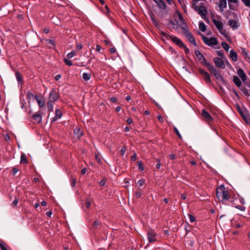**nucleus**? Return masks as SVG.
<instances>
[{
    "instance_id": "obj_17",
    "label": "nucleus",
    "mask_w": 250,
    "mask_h": 250,
    "mask_svg": "<svg viewBox=\"0 0 250 250\" xmlns=\"http://www.w3.org/2000/svg\"><path fill=\"white\" fill-rule=\"evenodd\" d=\"M203 65L206 66L208 68V70L213 73L216 70L211 64L207 62H206Z\"/></svg>"
},
{
    "instance_id": "obj_38",
    "label": "nucleus",
    "mask_w": 250,
    "mask_h": 250,
    "mask_svg": "<svg viewBox=\"0 0 250 250\" xmlns=\"http://www.w3.org/2000/svg\"><path fill=\"white\" fill-rule=\"evenodd\" d=\"M76 55L75 51L74 50H72L70 53H69L67 54V57L68 59H71Z\"/></svg>"
},
{
    "instance_id": "obj_7",
    "label": "nucleus",
    "mask_w": 250,
    "mask_h": 250,
    "mask_svg": "<svg viewBox=\"0 0 250 250\" xmlns=\"http://www.w3.org/2000/svg\"><path fill=\"white\" fill-rule=\"evenodd\" d=\"M199 71L200 73L203 76L204 79L206 83H210L211 80L209 74L202 68H199Z\"/></svg>"
},
{
    "instance_id": "obj_44",
    "label": "nucleus",
    "mask_w": 250,
    "mask_h": 250,
    "mask_svg": "<svg viewBox=\"0 0 250 250\" xmlns=\"http://www.w3.org/2000/svg\"><path fill=\"white\" fill-rule=\"evenodd\" d=\"M137 163L139 169H140L142 171L144 170L143 166L141 162L140 161H138Z\"/></svg>"
},
{
    "instance_id": "obj_59",
    "label": "nucleus",
    "mask_w": 250,
    "mask_h": 250,
    "mask_svg": "<svg viewBox=\"0 0 250 250\" xmlns=\"http://www.w3.org/2000/svg\"><path fill=\"white\" fill-rule=\"evenodd\" d=\"M182 47L184 48L185 52V53H186V54H188V53L189 52V49H188V48L186 47V46H185V45H184V46H183Z\"/></svg>"
},
{
    "instance_id": "obj_62",
    "label": "nucleus",
    "mask_w": 250,
    "mask_h": 250,
    "mask_svg": "<svg viewBox=\"0 0 250 250\" xmlns=\"http://www.w3.org/2000/svg\"><path fill=\"white\" fill-rule=\"evenodd\" d=\"M5 140L7 142H8L10 140V137L8 135H6L5 136Z\"/></svg>"
},
{
    "instance_id": "obj_12",
    "label": "nucleus",
    "mask_w": 250,
    "mask_h": 250,
    "mask_svg": "<svg viewBox=\"0 0 250 250\" xmlns=\"http://www.w3.org/2000/svg\"><path fill=\"white\" fill-rule=\"evenodd\" d=\"M195 54L197 58L202 64H204L207 62L204 56L199 51L195 50Z\"/></svg>"
},
{
    "instance_id": "obj_45",
    "label": "nucleus",
    "mask_w": 250,
    "mask_h": 250,
    "mask_svg": "<svg viewBox=\"0 0 250 250\" xmlns=\"http://www.w3.org/2000/svg\"><path fill=\"white\" fill-rule=\"evenodd\" d=\"M229 7L230 10H235L236 6H234L233 3L229 2Z\"/></svg>"
},
{
    "instance_id": "obj_20",
    "label": "nucleus",
    "mask_w": 250,
    "mask_h": 250,
    "mask_svg": "<svg viewBox=\"0 0 250 250\" xmlns=\"http://www.w3.org/2000/svg\"><path fill=\"white\" fill-rule=\"evenodd\" d=\"M233 82L238 87H239L242 84L240 80L236 76H234L233 77Z\"/></svg>"
},
{
    "instance_id": "obj_57",
    "label": "nucleus",
    "mask_w": 250,
    "mask_h": 250,
    "mask_svg": "<svg viewBox=\"0 0 250 250\" xmlns=\"http://www.w3.org/2000/svg\"><path fill=\"white\" fill-rule=\"evenodd\" d=\"M99 225V223L97 221H94L93 224H92V227L93 228H97V226H98Z\"/></svg>"
},
{
    "instance_id": "obj_14",
    "label": "nucleus",
    "mask_w": 250,
    "mask_h": 250,
    "mask_svg": "<svg viewBox=\"0 0 250 250\" xmlns=\"http://www.w3.org/2000/svg\"><path fill=\"white\" fill-rule=\"evenodd\" d=\"M237 74L241 78V80L244 82L247 79V76L246 74L244 73L243 70L241 68H239L237 70Z\"/></svg>"
},
{
    "instance_id": "obj_22",
    "label": "nucleus",
    "mask_w": 250,
    "mask_h": 250,
    "mask_svg": "<svg viewBox=\"0 0 250 250\" xmlns=\"http://www.w3.org/2000/svg\"><path fill=\"white\" fill-rule=\"evenodd\" d=\"M45 42L47 44L50 45V46H49V48L50 49H53L55 48V44L54 42L53 41V40L50 39H46L45 40Z\"/></svg>"
},
{
    "instance_id": "obj_55",
    "label": "nucleus",
    "mask_w": 250,
    "mask_h": 250,
    "mask_svg": "<svg viewBox=\"0 0 250 250\" xmlns=\"http://www.w3.org/2000/svg\"><path fill=\"white\" fill-rule=\"evenodd\" d=\"M137 158V155L135 153H134L132 156L131 157V160L132 161H135Z\"/></svg>"
},
{
    "instance_id": "obj_27",
    "label": "nucleus",
    "mask_w": 250,
    "mask_h": 250,
    "mask_svg": "<svg viewBox=\"0 0 250 250\" xmlns=\"http://www.w3.org/2000/svg\"><path fill=\"white\" fill-rule=\"evenodd\" d=\"M74 133L77 134L79 138H80L83 135V132L79 128H76L74 130Z\"/></svg>"
},
{
    "instance_id": "obj_1",
    "label": "nucleus",
    "mask_w": 250,
    "mask_h": 250,
    "mask_svg": "<svg viewBox=\"0 0 250 250\" xmlns=\"http://www.w3.org/2000/svg\"><path fill=\"white\" fill-rule=\"evenodd\" d=\"M216 196L220 201L227 200L229 198V192L226 190L224 185H221L216 189Z\"/></svg>"
},
{
    "instance_id": "obj_42",
    "label": "nucleus",
    "mask_w": 250,
    "mask_h": 250,
    "mask_svg": "<svg viewBox=\"0 0 250 250\" xmlns=\"http://www.w3.org/2000/svg\"><path fill=\"white\" fill-rule=\"evenodd\" d=\"M241 91L243 92L244 94L246 96H250L249 91L246 88L244 87V88L241 89Z\"/></svg>"
},
{
    "instance_id": "obj_9",
    "label": "nucleus",
    "mask_w": 250,
    "mask_h": 250,
    "mask_svg": "<svg viewBox=\"0 0 250 250\" xmlns=\"http://www.w3.org/2000/svg\"><path fill=\"white\" fill-rule=\"evenodd\" d=\"M227 0H219V3H218V6L219 8L220 12L223 13L224 11V9L227 7Z\"/></svg>"
},
{
    "instance_id": "obj_25",
    "label": "nucleus",
    "mask_w": 250,
    "mask_h": 250,
    "mask_svg": "<svg viewBox=\"0 0 250 250\" xmlns=\"http://www.w3.org/2000/svg\"><path fill=\"white\" fill-rule=\"evenodd\" d=\"M15 75L17 80V81L19 83H22L23 80H22V77L20 74V73L18 71L16 72L15 73Z\"/></svg>"
},
{
    "instance_id": "obj_8",
    "label": "nucleus",
    "mask_w": 250,
    "mask_h": 250,
    "mask_svg": "<svg viewBox=\"0 0 250 250\" xmlns=\"http://www.w3.org/2000/svg\"><path fill=\"white\" fill-rule=\"evenodd\" d=\"M147 239L149 243L154 242L156 241V233L153 230H149L147 232Z\"/></svg>"
},
{
    "instance_id": "obj_3",
    "label": "nucleus",
    "mask_w": 250,
    "mask_h": 250,
    "mask_svg": "<svg viewBox=\"0 0 250 250\" xmlns=\"http://www.w3.org/2000/svg\"><path fill=\"white\" fill-rule=\"evenodd\" d=\"M174 18L177 24L182 29H185L186 27L185 21L182 14L178 11H176L174 13Z\"/></svg>"
},
{
    "instance_id": "obj_61",
    "label": "nucleus",
    "mask_w": 250,
    "mask_h": 250,
    "mask_svg": "<svg viewBox=\"0 0 250 250\" xmlns=\"http://www.w3.org/2000/svg\"><path fill=\"white\" fill-rule=\"evenodd\" d=\"M57 119H58V118L57 117H56V116L52 118L51 119V123L53 124V123H55L57 121Z\"/></svg>"
},
{
    "instance_id": "obj_31",
    "label": "nucleus",
    "mask_w": 250,
    "mask_h": 250,
    "mask_svg": "<svg viewBox=\"0 0 250 250\" xmlns=\"http://www.w3.org/2000/svg\"><path fill=\"white\" fill-rule=\"evenodd\" d=\"M199 27L202 32H205L206 30V25L203 22H200L199 23Z\"/></svg>"
},
{
    "instance_id": "obj_41",
    "label": "nucleus",
    "mask_w": 250,
    "mask_h": 250,
    "mask_svg": "<svg viewBox=\"0 0 250 250\" xmlns=\"http://www.w3.org/2000/svg\"><path fill=\"white\" fill-rule=\"evenodd\" d=\"M245 6L250 7V0H241Z\"/></svg>"
},
{
    "instance_id": "obj_46",
    "label": "nucleus",
    "mask_w": 250,
    "mask_h": 250,
    "mask_svg": "<svg viewBox=\"0 0 250 250\" xmlns=\"http://www.w3.org/2000/svg\"><path fill=\"white\" fill-rule=\"evenodd\" d=\"M235 208L241 210V211H245L246 209L245 207L242 206H235Z\"/></svg>"
},
{
    "instance_id": "obj_30",
    "label": "nucleus",
    "mask_w": 250,
    "mask_h": 250,
    "mask_svg": "<svg viewBox=\"0 0 250 250\" xmlns=\"http://www.w3.org/2000/svg\"><path fill=\"white\" fill-rule=\"evenodd\" d=\"M21 164H27L28 161L27 160V159L26 158V156L24 154H22L21 157Z\"/></svg>"
},
{
    "instance_id": "obj_16",
    "label": "nucleus",
    "mask_w": 250,
    "mask_h": 250,
    "mask_svg": "<svg viewBox=\"0 0 250 250\" xmlns=\"http://www.w3.org/2000/svg\"><path fill=\"white\" fill-rule=\"evenodd\" d=\"M229 57L233 62H236L237 61V54L236 52L233 50H231L229 52Z\"/></svg>"
},
{
    "instance_id": "obj_48",
    "label": "nucleus",
    "mask_w": 250,
    "mask_h": 250,
    "mask_svg": "<svg viewBox=\"0 0 250 250\" xmlns=\"http://www.w3.org/2000/svg\"><path fill=\"white\" fill-rule=\"evenodd\" d=\"M19 169L17 167H13V168L11 170V173L13 174V175H14L18 171Z\"/></svg>"
},
{
    "instance_id": "obj_56",
    "label": "nucleus",
    "mask_w": 250,
    "mask_h": 250,
    "mask_svg": "<svg viewBox=\"0 0 250 250\" xmlns=\"http://www.w3.org/2000/svg\"><path fill=\"white\" fill-rule=\"evenodd\" d=\"M228 1L229 2L233 3L236 5H237L238 3V0H228Z\"/></svg>"
},
{
    "instance_id": "obj_10",
    "label": "nucleus",
    "mask_w": 250,
    "mask_h": 250,
    "mask_svg": "<svg viewBox=\"0 0 250 250\" xmlns=\"http://www.w3.org/2000/svg\"><path fill=\"white\" fill-rule=\"evenodd\" d=\"M214 62L216 66L220 68H225V65L223 61L219 58L216 57L214 58Z\"/></svg>"
},
{
    "instance_id": "obj_60",
    "label": "nucleus",
    "mask_w": 250,
    "mask_h": 250,
    "mask_svg": "<svg viewBox=\"0 0 250 250\" xmlns=\"http://www.w3.org/2000/svg\"><path fill=\"white\" fill-rule=\"evenodd\" d=\"M83 48V45L82 44H77V49L78 50H80L82 49Z\"/></svg>"
},
{
    "instance_id": "obj_63",
    "label": "nucleus",
    "mask_w": 250,
    "mask_h": 250,
    "mask_svg": "<svg viewBox=\"0 0 250 250\" xmlns=\"http://www.w3.org/2000/svg\"><path fill=\"white\" fill-rule=\"evenodd\" d=\"M158 119L159 121L161 122H163L164 121L163 118L161 115L158 116Z\"/></svg>"
},
{
    "instance_id": "obj_19",
    "label": "nucleus",
    "mask_w": 250,
    "mask_h": 250,
    "mask_svg": "<svg viewBox=\"0 0 250 250\" xmlns=\"http://www.w3.org/2000/svg\"><path fill=\"white\" fill-rule=\"evenodd\" d=\"M33 119L38 124H40L42 122V116L40 114L36 113L33 116Z\"/></svg>"
},
{
    "instance_id": "obj_58",
    "label": "nucleus",
    "mask_w": 250,
    "mask_h": 250,
    "mask_svg": "<svg viewBox=\"0 0 250 250\" xmlns=\"http://www.w3.org/2000/svg\"><path fill=\"white\" fill-rule=\"evenodd\" d=\"M179 3L180 4V5L182 6V7L185 6V2L184 0H178Z\"/></svg>"
},
{
    "instance_id": "obj_33",
    "label": "nucleus",
    "mask_w": 250,
    "mask_h": 250,
    "mask_svg": "<svg viewBox=\"0 0 250 250\" xmlns=\"http://www.w3.org/2000/svg\"><path fill=\"white\" fill-rule=\"evenodd\" d=\"M221 45H222V47L224 48V49L225 51H226L227 52H228L229 51V46L227 43H226L225 42H222L221 43Z\"/></svg>"
},
{
    "instance_id": "obj_24",
    "label": "nucleus",
    "mask_w": 250,
    "mask_h": 250,
    "mask_svg": "<svg viewBox=\"0 0 250 250\" xmlns=\"http://www.w3.org/2000/svg\"><path fill=\"white\" fill-rule=\"evenodd\" d=\"M142 196V191L140 189H139L137 190H136L134 192V197L135 199L141 198Z\"/></svg>"
},
{
    "instance_id": "obj_26",
    "label": "nucleus",
    "mask_w": 250,
    "mask_h": 250,
    "mask_svg": "<svg viewBox=\"0 0 250 250\" xmlns=\"http://www.w3.org/2000/svg\"><path fill=\"white\" fill-rule=\"evenodd\" d=\"M213 74H214L215 77H216V78L218 81H221L223 82L224 81L222 76L220 73H218L216 70L215 71V72L213 73Z\"/></svg>"
},
{
    "instance_id": "obj_47",
    "label": "nucleus",
    "mask_w": 250,
    "mask_h": 250,
    "mask_svg": "<svg viewBox=\"0 0 250 250\" xmlns=\"http://www.w3.org/2000/svg\"><path fill=\"white\" fill-rule=\"evenodd\" d=\"M19 200L17 198H16L12 203L11 206L13 207H15L17 206Z\"/></svg>"
},
{
    "instance_id": "obj_34",
    "label": "nucleus",
    "mask_w": 250,
    "mask_h": 250,
    "mask_svg": "<svg viewBox=\"0 0 250 250\" xmlns=\"http://www.w3.org/2000/svg\"><path fill=\"white\" fill-rule=\"evenodd\" d=\"M55 116L60 119L62 116V113L60 109H57L55 111Z\"/></svg>"
},
{
    "instance_id": "obj_35",
    "label": "nucleus",
    "mask_w": 250,
    "mask_h": 250,
    "mask_svg": "<svg viewBox=\"0 0 250 250\" xmlns=\"http://www.w3.org/2000/svg\"><path fill=\"white\" fill-rule=\"evenodd\" d=\"M96 50L97 52H100L101 54L104 53V49H102L100 45H96Z\"/></svg>"
},
{
    "instance_id": "obj_40",
    "label": "nucleus",
    "mask_w": 250,
    "mask_h": 250,
    "mask_svg": "<svg viewBox=\"0 0 250 250\" xmlns=\"http://www.w3.org/2000/svg\"><path fill=\"white\" fill-rule=\"evenodd\" d=\"M27 99L29 100H31L32 98H33L34 95L31 92H28L26 95Z\"/></svg>"
},
{
    "instance_id": "obj_11",
    "label": "nucleus",
    "mask_w": 250,
    "mask_h": 250,
    "mask_svg": "<svg viewBox=\"0 0 250 250\" xmlns=\"http://www.w3.org/2000/svg\"><path fill=\"white\" fill-rule=\"evenodd\" d=\"M185 34H186V36L187 37V38L189 41V42L192 44H193V45H194V46H196L197 45V43L196 42V41L195 40L194 37L192 35V34L190 32H189V31H186L185 32Z\"/></svg>"
},
{
    "instance_id": "obj_6",
    "label": "nucleus",
    "mask_w": 250,
    "mask_h": 250,
    "mask_svg": "<svg viewBox=\"0 0 250 250\" xmlns=\"http://www.w3.org/2000/svg\"><path fill=\"white\" fill-rule=\"evenodd\" d=\"M204 42L208 46L217 45L218 44L217 39L216 38H208L206 37L203 38Z\"/></svg>"
},
{
    "instance_id": "obj_2",
    "label": "nucleus",
    "mask_w": 250,
    "mask_h": 250,
    "mask_svg": "<svg viewBox=\"0 0 250 250\" xmlns=\"http://www.w3.org/2000/svg\"><path fill=\"white\" fill-rule=\"evenodd\" d=\"M192 8L194 9L195 11L197 12L198 14L201 16L202 19L205 21L208 20L206 17L207 14V10L205 6L203 5H201L198 6L196 5L195 3H194L192 4Z\"/></svg>"
},
{
    "instance_id": "obj_5",
    "label": "nucleus",
    "mask_w": 250,
    "mask_h": 250,
    "mask_svg": "<svg viewBox=\"0 0 250 250\" xmlns=\"http://www.w3.org/2000/svg\"><path fill=\"white\" fill-rule=\"evenodd\" d=\"M59 98L60 94L59 92L56 89H52L49 93V101L53 103L57 101Z\"/></svg>"
},
{
    "instance_id": "obj_54",
    "label": "nucleus",
    "mask_w": 250,
    "mask_h": 250,
    "mask_svg": "<svg viewBox=\"0 0 250 250\" xmlns=\"http://www.w3.org/2000/svg\"><path fill=\"white\" fill-rule=\"evenodd\" d=\"M188 216L191 222H194L195 221V218L193 216L190 214H188Z\"/></svg>"
},
{
    "instance_id": "obj_49",
    "label": "nucleus",
    "mask_w": 250,
    "mask_h": 250,
    "mask_svg": "<svg viewBox=\"0 0 250 250\" xmlns=\"http://www.w3.org/2000/svg\"><path fill=\"white\" fill-rule=\"evenodd\" d=\"M243 118L244 120L248 123H249V121H250V119L249 118V117L246 115L245 113V115H244L243 116Z\"/></svg>"
},
{
    "instance_id": "obj_28",
    "label": "nucleus",
    "mask_w": 250,
    "mask_h": 250,
    "mask_svg": "<svg viewBox=\"0 0 250 250\" xmlns=\"http://www.w3.org/2000/svg\"><path fill=\"white\" fill-rule=\"evenodd\" d=\"M6 245L7 244L3 241L0 240V248L1 250H8Z\"/></svg>"
},
{
    "instance_id": "obj_23",
    "label": "nucleus",
    "mask_w": 250,
    "mask_h": 250,
    "mask_svg": "<svg viewBox=\"0 0 250 250\" xmlns=\"http://www.w3.org/2000/svg\"><path fill=\"white\" fill-rule=\"evenodd\" d=\"M229 25L233 29H236L238 27L236 21L233 20L229 21Z\"/></svg>"
},
{
    "instance_id": "obj_37",
    "label": "nucleus",
    "mask_w": 250,
    "mask_h": 250,
    "mask_svg": "<svg viewBox=\"0 0 250 250\" xmlns=\"http://www.w3.org/2000/svg\"><path fill=\"white\" fill-rule=\"evenodd\" d=\"M77 179L76 178L71 177V186L74 188L76 184Z\"/></svg>"
},
{
    "instance_id": "obj_52",
    "label": "nucleus",
    "mask_w": 250,
    "mask_h": 250,
    "mask_svg": "<svg viewBox=\"0 0 250 250\" xmlns=\"http://www.w3.org/2000/svg\"><path fill=\"white\" fill-rule=\"evenodd\" d=\"M106 182V179H103L100 182V185L101 186H104L105 185Z\"/></svg>"
},
{
    "instance_id": "obj_64",
    "label": "nucleus",
    "mask_w": 250,
    "mask_h": 250,
    "mask_svg": "<svg viewBox=\"0 0 250 250\" xmlns=\"http://www.w3.org/2000/svg\"><path fill=\"white\" fill-rule=\"evenodd\" d=\"M95 159H96L97 161L98 162V163H100L101 162V159H100V157L98 155H95Z\"/></svg>"
},
{
    "instance_id": "obj_15",
    "label": "nucleus",
    "mask_w": 250,
    "mask_h": 250,
    "mask_svg": "<svg viewBox=\"0 0 250 250\" xmlns=\"http://www.w3.org/2000/svg\"><path fill=\"white\" fill-rule=\"evenodd\" d=\"M203 116L208 121H210L212 120V118L210 114L205 109L202 110V112Z\"/></svg>"
},
{
    "instance_id": "obj_4",
    "label": "nucleus",
    "mask_w": 250,
    "mask_h": 250,
    "mask_svg": "<svg viewBox=\"0 0 250 250\" xmlns=\"http://www.w3.org/2000/svg\"><path fill=\"white\" fill-rule=\"evenodd\" d=\"M161 34L163 35L167 38L169 39L170 40L172 41L173 42L175 43L178 46L181 47H182L183 46H184V43L182 42V41L180 39H179L177 37L172 35H168L167 34L164 32H161Z\"/></svg>"
},
{
    "instance_id": "obj_32",
    "label": "nucleus",
    "mask_w": 250,
    "mask_h": 250,
    "mask_svg": "<svg viewBox=\"0 0 250 250\" xmlns=\"http://www.w3.org/2000/svg\"><path fill=\"white\" fill-rule=\"evenodd\" d=\"M53 102L48 101L47 103V109L48 111L49 112H51L53 111Z\"/></svg>"
},
{
    "instance_id": "obj_53",
    "label": "nucleus",
    "mask_w": 250,
    "mask_h": 250,
    "mask_svg": "<svg viewBox=\"0 0 250 250\" xmlns=\"http://www.w3.org/2000/svg\"><path fill=\"white\" fill-rule=\"evenodd\" d=\"M125 151H126L125 147L123 146L121 148V151H120L121 155H122V156L124 155L125 154Z\"/></svg>"
},
{
    "instance_id": "obj_39",
    "label": "nucleus",
    "mask_w": 250,
    "mask_h": 250,
    "mask_svg": "<svg viewBox=\"0 0 250 250\" xmlns=\"http://www.w3.org/2000/svg\"><path fill=\"white\" fill-rule=\"evenodd\" d=\"M145 182V181L144 180H143V179L140 180L137 182V186L139 188L144 185Z\"/></svg>"
},
{
    "instance_id": "obj_29",
    "label": "nucleus",
    "mask_w": 250,
    "mask_h": 250,
    "mask_svg": "<svg viewBox=\"0 0 250 250\" xmlns=\"http://www.w3.org/2000/svg\"><path fill=\"white\" fill-rule=\"evenodd\" d=\"M90 78H91V74L89 73H84L83 74V78L85 81H87L89 80Z\"/></svg>"
},
{
    "instance_id": "obj_50",
    "label": "nucleus",
    "mask_w": 250,
    "mask_h": 250,
    "mask_svg": "<svg viewBox=\"0 0 250 250\" xmlns=\"http://www.w3.org/2000/svg\"><path fill=\"white\" fill-rule=\"evenodd\" d=\"M170 23L173 25V28L174 29H178V24L177 23H174L172 21H170Z\"/></svg>"
},
{
    "instance_id": "obj_18",
    "label": "nucleus",
    "mask_w": 250,
    "mask_h": 250,
    "mask_svg": "<svg viewBox=\"0 0 250 250\" xmlns=\"http://www.w3.org/2000/svg\"><path fill=\"white\" fill-rule=\"evenodd\" d=\"M155 2L160 8L163 10L166 8V3L163 0H158L157 1L155 0Z\"/></svg>"
},
{
    "instance_id": "obj_21",
    "label": "nucleus",
    "mask_w": 250,
    "mask_h": 250,
    "mask_svg": "<svg viewBox=\"0 0 250 250\" xmlns=\"http://www.w3.org/2000/svg\"><path fill=\"white\" fill-rule=\"evenodd\" d=\"M35 98H36V100H37V102L38 104V105L40 107H42L44 106L45 104V102L44 101H42L41 99H39L38 96L35 95Z\"/></svg>"
},
{
    "instance_id": "obj_13",
    "label": "nucleus",
    "mask_w": 250,
    "mask_h": 250,
    "mask_svg": "<svg viewBox=\"0 0 250 250\" xmlns=\"http://www.w3.org/2000/svg\"><path fill=\"white\" fill-rule=\"evenodd\" d=\"M212 21L217 29L220 31V32L222 33V31L223 29V23L222 21H217L215 19L212 20Z\"/></svg>"
},
{
    "instance_id": "obj_36",
    "label": "nucleus",
    "mask_w": 250,
    "mask_h": 250,
    "mask_svg": "<svg viewBox=\"0 0 250 250\" xmlns=\"http://www.w3.org/2000/svg\"><path fill=\"white\" fill-rule=\"evenodd\" d=\"M63 62H64L65 63V64L66 65H67V66H71V65H73V63H72V62L71 61H70V60H69L68 59H66V58H64V59H63Z\"/></svg>"
},
{
    "instance_id": "obj_51",
    "label": "nucleus",
    "mask_w": 250,
    "mask_h": 250,
    "mask_svg": "<svg viewBox=\"0 0 250 250\" xmlns=\"http://www.w3.org/2000/svg\"><path fill=\"white\" fill-rule=\"evenodd\" d=\"M216 53L219 56L222 58H223L224 56V54L223 51H216Z\"/></svg>"
},
{
    "instance_id": "obj_43",
    "label": "nucleus",
    "mask_w": 250,
    "mask_h": 250,
    "mask_svg": "<svg viewBox=\"0 0 250 250\" xmlns=\"http://www.w3.org/2000/svg\"><path fill=\"white\" fill-rule=\"evenodd\" d=\"M173 129L174 130V132H175V133L177 135V136H178V137L180 138V139H182V136L180 134L178 130L177 129V128L176 127H174L173 128Z\"/></svg>"
}]
</instances>
